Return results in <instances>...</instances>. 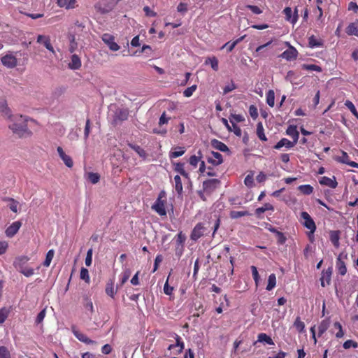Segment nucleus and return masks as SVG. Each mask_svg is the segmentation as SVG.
Masks as SVG:
<instances>
[{"instance_id": "obj_29", "label": "nucleus", "mask_w": 358, "mask_h": 358, "mask_svg": "<svg viewBox=\"0 0 358 358\" xmlns=\"http://www.w3.org/2000/svg\"><path fill=\"white\" fill-rule=\"evenodd\" d=\"M336 268L341 275H344L347 273L345 264L343 261L341 260L340 256L337 258L336 260Z\"/></svg>"}, {"instance_id": "obj_10", "label": "nucleus", "mask_w": 358, "mask_h": 358, "mask_svg": "<svg viewBox=\"0 0 358 358\" xmlns=\"http://www.w3.org/2000/svg\"><path fill=\"white\" fill-rule=\"evenodd\" d=\"M129 112L127 109L117 108L113 115V121L115 123L126 120L128 117Z\"/></svg>"}, {"instance_id": "obj_11", "label": "nucleus", "mask_w": 358, "mask_h": 358, "mask_svg": "<svg viewBox=\"0 0 358 358\" xmlns=\"http://www.w3.org/2000/svg\"><path fill=\"white\" fill-rule=\"evenodd\" d=\"M220 181L217 179H209L203 182L204 191L210 192L220 186Z\"/></svg>"}, {"instance_id": "obj_22", "label": "nucleus", "mask_w": 358, "mask_h": 358, "mask_svg": "<svg viewBox=\"0 0 358 358\" xmlns=\"http://www.w3.org/2000/svg\"><path fill=\"white\" fill-rule=\"evenodd\" d=\"M210 143H211L212 147L217 150H220L222 152L229 151V148L227 146V145L217 139H213L211 141Z\"/></svg>"}, {"instance_id": "obj_14", "label": "nucleus", "mask_w": 358, "mask_h": 358, "mask_svg": "<svg viewBox=\"0 0 358 358\" xmlns=\"http://www.w3.org/2000/svg\"><path fill=\"white\" fill-rule=\"evenodd\" d=\"M57 5L66 10L73 9L77 6L76 0H55Z\"/></svg>"}, {"instance_id": "obj_39", "label": "nucleus", "mask_w": 358, "mask_h": 358, "mask_svg": "<svg viewBox=\"0 0 358 358\" xmlns=\"http://www.w3.org/2000/svg\"><path fill=\"white\" fill-rule=\"evenodd\" d=\"M185 152V149L183 147H177L175 150L170 152L171 158H177L182 156Z\"/></svg>"}, {"instance_id": "obj_61", "label": "nucleus", "mask_w": 358, "mask_h": 358, "mask_svg": "<svg viewBox=\"0 0 358 358\" xmlns=\"http://www.w3.org/2000/svg\"><path fill=\"white\" fill-rule=\"evenodd\" d=\"M169 276L168 277L164 285V294H166V295H171L172 293H173V287H171V286H169Z\"/></svg>"}, {"instance_id": "obj_50", "label": "nucleus", "mask_w": 358, "mask_h": 358, "mask_svg": "<svg viewBox=\"0 0 358 358\" xmlns=\"http://www.w3.org/2000/svg\"><path fill=\"white\" fill-rule=\"evenodd\" d=\"M250 213L248 211H231L230 213V217L232 219H237L243 216H247L249 215Z\"/></svg>"}, {"instance_id": "obj_20", "label": "nucleus", "mask_w": 358, "mask_h": 358, "mask_svg": "<svg viewBox=\"0 0 358 358\" xmlns=\"http://www.w3.org/2000/svg\"><path fill=\"white\" fill-rule=\"evenodd\" d=\"M81 64L82 63L80 57L77 55L73 54L71 56V62L69 64V69L73 70L79 69L81 66Z\"/></svg>"}, {"instance_id": "obj_19", "label": "nucleus", "mask_w": 358, "mask_h": 358, "mask_svg": "<svg viewBox=\"0 0 358 358\" xmlns=\"http://www.w3.org/2000/svg\"><path fill=\"white\" fill-rule=\"evenodd\" d=\"M296 144V143L294 142L290 141L287 138H283L274 145V148L276 150H280L282 147H285L287 149H290L293 148Z\"/></svg>"}, {"instance_id": "obj_24", "label": "nucleus", "mask_w": 358, "mask_h": 358, "mask_svg": "<svg viewBox=\"0 0 358 358\" xmlns=\"http://www.w3.org/2000/svg\"><path fill=\"white\" fill-rule=\"evenodd\" d=\"M271 43H272V41H270L265 44L258 46L255 50L254 56L259 57H266L267 56V55L264 52H263L262 50H264L265 48L270 45L271 44Z\"/></svg>"}, {"instance_id": "obj_7", "label": "nucleus", "mask_w": 358, "mask_h": 358, "mask_svg": "<svg viewBox=\"0 0 358 358\" xmlns=\"http://www.w3.org/2000/svg\"><path fill=\"white\" fill-rule=\"evenodd\" d=\"M206 228L204 227L203 223H198L194 227L192 231L190 238L193 241H197L206 232Z\"/></svg>"}, {"instance_id": "obj_56", "label": "nucleus", "mask_w": 358, "mask_h": 358, "mask_svg": "<svg viewBox=\"0 0 358 358\" xmlns=\"http://www.w3.org/2000/svg\"><path fill=\"white\" fill-rule=\"evenodd\" d=\"M251 271H252V277H253V279H254V280L255 282L256 286H258L260 278H259V275L257 268L256 266H251Z\"/></svg>"}, {"instance_id": "obj_52", "label": "nucleus", "mask_w": 358, "mask_h": 358, "mask_svg": "<svg viewBox=\"0 0 358 358\" xmlns=\"http://www.w3.org/2000/svg\"><path fill=\"white\" fill-rule=\"evenodd\" d=\"M345 106L351 111V113L358 118V112L357 111V109L353 104V103L350 101H346L345 102Z\"/></svg>"}, {"instance_id": "obj_27", "label": "nucleus", "mask_w": 358, "mask_h": 358, "mask_svg": "<svg viewBox=\"0 0 358 358\" xmlns=\"http://www.w3.org/2000/svg\"><path fill=\"white\" fill-rule=\"evenodd\" d=\"M69 40V50L71 53L74 52L78 48V43L76 41V36L73 34H69L68 36Z\"/></svg>"}, {"instance_id": "obj_13", "label": "nucleus", "mask_w": 358, "mask_h": 358, "mask_svg": "<svg viewBox=\"0 0 358 358\" xmlns=\"http://www.w3.org/2000/svg\"><path fill=\"white\" fill-rule=\"evenodd\" d=\"M72 332L75 337L80 342H83L87 345L96 343L94 341L90 339L85 334L81 333L75 327L72 328Z\"/></svg>"}, {"instance_id": "obj_47", "label": "nucleus", "mask_w": 358, "mask_h": 358, "mask_svg": "<svg viewBox=\"0 0 358 358\" xmlns=\"http://www.w3.org/2000/svg\"><path fill=\"white\" fill-rule=\"evenodd\" d=\"M257 136H258V137L259 138L260 140H262L263 141H267V138L266 137V136L264 134V131L263 126H262V124L261 123H259L257 124Z\"/></svg>"}, {"instance_id": "obj_5", "label": "nucleus", "mask_w": 358, "mask_h": 358, "mask_svg": "<svg viewBox=\"0 0 358 358\" xmlns=\"http://www.w3.org/2000/svg\"><path fill=\"white\" fill-rule=\"evenodd\" d=\"M286 45L289 48L280 55V57L286 59L287 61H292L296 59L298 56V51L296 49L294 46L291 45L289 42H286Z\"/></svg>"}, {"instance_id": "obj_53", "label": "nucleus", "mask_w": 358, "mask_h": 358, "mask_svg": "<svg viewBox=\"0 0 358 358\" xmlns=\"http://www.w3.org/2000/svg\"><path fill=\"white\" fill-rule=\"evenodd\" d=\"M199 156H196V155H192L190 157L189 159V164L193 166V167H196L197 165H198V163L199 162L200 159H201V152L199 151Z\"/></svg>"}, {"instance_id": "obj_44", "label": "nucleus", "mask_w": 358, "mask_h": 358, "mask_svg": "<svg viewBox=\"0 0 358 358\" xmlns=\"http://www.w3.org/2000/svg\"><path fill=\"white\" fill-rule=\"evenodd\" d=\"M129 147L133 149L141 157L145 159L146 157V152L141 147L136 145L129 144Z\"/></svg>"}, {"instance_id": "obj_6", "label": "nucleus", "mask_w": 358, "mask_h": 358, "mask_svg": "<svg viewBox=\"0 0 358 358\" xmlns=\"http://www.w3.org/2000/svg\"><path fill=\"white\" fill-rule=\"evenodd\" d=\"M1 63L6 67L13 69L17 66V60L13 53H8L2 57Z\"/></svg>"}, {"instance_id": "obj_55", "label": "nucleus", "mask_w": 358, "mask_h": 358, "mask_svg": "<svg viewBox=\"0 0 358 358\" xmlns=\"http://www.w3.org/2000/svg\"><path fill=\"white\" fill-rule=\"evenodd\" d=\"M20 272L22 273L26 277H30V276L33 275L34 273V269L32 268L20 267Z\"/></svg>"}, {"instance_id": "obj_15", "label": "nucleus", "mask_w": 358, "mask_h": 358, "mask_svg": "<svg viewBox=\"0 0 358 358\" xmlns=\"http://www.w3.org/2000/svg\"><path fill=\"white\" fill-rule=\"evenodd\" d=\"M22 224L20 221H15L13 222L6 229V235L8 237L14 236L17 231H19Z\"/></svg>"}, {"instance_id": "obj_36", "label": "nucleus", "mask_w": 358, "mask_h": 358, "mask_svg": "<svg viewBox=\"0 0 358 358\" xmlns=\"http://www.w3.org/2000/svg\"><path fill=\"white\" fill-rule=\"evenodd\" d=\"M298 189L305 195H310L313 192V187L310 185H302L298 187Z\"/></svg>"}, {"instance_id": "obj_45", "label": "nucleus", "mask_w": 358, "mask_h": 358, "mask_svg": "<svg viewBox=\"0 0 358 358\" xmlns=\"http://www.w3.org/2000/svg\"><path fill=\"white\" fill-rule=\"evenodd\" d=\"M29 260V258L27 256H21L17 257L14 262V266L16 268H20L21 266Z\"/></svg>"}, {"instance_id": "obj_57", "label": "nucleus", "mask_w": 358, "mask_h": 358, "mask_svg": "<svg viewBox=\"0 0 358 358\" xmlns=\"http://www.w3.org/2000/svg\"><path fill=\"white\" fill-rule=\"evenodd\" d=\"M343 347L345 349H349L350 348H357L358 347V343L352 340H347L344 342Z\"/></svg>"}, {"instance_id": "obj_48", "label": "nucleus", "mask_w": 358, "mask_h": 358, "mask_svg": "<svg viewBox=\"0 0 358 358\" xmlns=\"http://www.w3.org/2000/svg\"><path fill=\"white\" fill-rule=\"evenodd\" d=\"M302 69L307 71H317V72H321L322 69L320 66L315 65V64H303L301 66Z\"/></svg>"}, {"instance_id": "obj_43", "label": "nucleus", "mask_w": 358, "mask_h": 358, "mask_svg": "<svg viewBox=\"0 0 358 358\" xmlns=\"http://www.w3.org/2000/svg\"><path fill=\"white\" fill-rule=\"evenodd\" d=\"M205 63L210 64L214 71L218 70V60L215 57H208Z\"/></svg>"}, {"instance_id": "obj_60", "label": "nucleus", "mask_w": 358, "mask_h": 358, "mask_svg": "<svg viewBox=\"0 0 358 358\" xmlns=\"http://www.w3.org/2000/svg\"><path fill=\"white\" fill-rule=\"evenodd\" d=\"M236 88V85H235V83L233 81H231L230 83H229L224 87L223 94H227L229 92L234 90Z\"/></svg>"}, {"instance_id": "obj_3", "label": "nucleus", "mask_w": 358, "mask_h": 358, "mask_svg": "<svg viewBox=\"0 0 358 358\" xmlns=\"http://www.w3.org/2000/svg\"><path fill=\"white\" fill-rule=\"evenodd\" d=\"M164 192H161L155 201L153 205L152 206V209L154 210L158 215L160 216L166 215V210L165 208V201L162 199V196H164Z\"/></svg>"}, {"instance_id": "obj_34", "label": "nucleus", "mask_w": 358, "mask_h": 358, "mask_svg": "<svg viewBox=\"0 0 358 358\" xmlns=\"http://www.w3.org/2000/svg\"><path fill=\"white\" fill-rule=\"evenodd\" d=\"M257 341L260 343H266V344L271 345H274V343L271 338L264 333H261L258 335Z\"/></svg>"}, {"instance_id": "obj_54", "label": "nucleus", "mask_w": 358, "mask_h": 358, "mask_svg": "<svg viewBox=\"0 0 358 358\" xmlns=\"http://www.w3.org/2000/svg\"><path fill=\"white\" fill-rule=\"evenodd\" d=\"M196 89H197V86L196 85H193L191 87H187L183 92L184 96L190 97L193 94V93L196 91Z\"/></svg>"}, {"instance_id": "obj_49", "label": "nucleus", "mask_w": 358, "mask_h": 358, "mask_svg": "<svg viewBox=\"0 0 358 358\" xmlns=\"http://www.w3.org/2000/svg\"><path fill=\"white\" fill-rule=\"evenodd\" d=\"M5 200L9 201L10 202V204L9 205V208L10 210H12L13 213H17L19 205L18 201L12 198H7Z\"/></svg>"}, {"instance_id": "obj_28", "label": "nucleus", "mask_w": 358, "mask_h": 358, "mask_svg": "<svg viewBox=\"0 0 358 358\" xmlns=\"http://www.w3.org/2000/svg\"><path fill=\"white\" fill-rule=\"evenodd\" d=\"M346 33L350 36H358V22L350 23L346 28Z\"/></svg>"}, {"instance_id": "obj_17", "label": "nucleus", "mask_w": 358, "mask_h": 358, "mask_svg": "<svg viewBox=\"0 0 358 358\" xmlns=\"http://www.w3.org/2000/svg\"><path fill=\"white\" fill-rule=\"evenodd\" d=\"M208 162L214 165L217 166L222 163V155L217 152H212L210 156L208 157Z\"/></svg>"}, {"instance_id": "obj_18", "label": "nucleus", "mask_w": 358, "mask_h": 358, "mask_svg": "<svg viewBox=\"0 0 358 358\" xmlns=\"http://www.w3.org/2000/svg\"><path fill=\"white\" fill-rule=\"evenodd\" d=\"M332 273V268H329L327 270H324L322 272V276L320 278L321 285L324 287L329 285L331 281V277Z\"/></svg>"}, {"instance_id": "obj_9", "label": "nucleus", "mask_w": 358, "mask_h": 358, "mask_svg": "<svg viewBox=\"0 0 358 358\" xmlns=\"http://www.w3.org/2000/svg\"><path fill=\"white\" fill-rule=\"evenodd\" d=\"M38 43L43 44L50 52L52 54H55L53 46L50 43V38L46 35H38L36 40Z\"/></svg>"}, {"instance_id": "obj_21", "label": "nucleus", "mask_w": 358, "mask_h": 358, "mask_svg": "<svg viewBox=\"0 0 358 358\" xmlns=\"http://www.w3.org/2000/svg\"><path fill=\"white\" fill-rule=\"evenodd\" d=\"M286 134L293 139V142H294L295 143H297L299 134L296 129V126H294V125L289 126L286 130Z\"/></svg>"}, {"instance_id": "obj_31", "label": "nucleus", "mask_w": 358, "mask_h": 358, "mask_svg": "<svg viewBox=\"0 0 358 358\" xmlns=\"http://www.w3.org/2000/svg\"><path fill=\"white\" fill-rule=\"evenodd\" d=\"M0 113H1L4 116L7 117L8 119H10L12 117L10 110L6 101L0 102Z\"/></svg>"}, {"instance_id": "obj_41", "label": "nucleus", "mask_w": 358, "mask_h": 358, "mask_svg": "<svg viewBox=\"0 0 358 358\" xmlns=\"http://www.w3.org/2000/svg\"><path fill=\"white\" fill-rule=\"evenodd\" d=\"M330 240L336 248L339 246V234L337 231H332L330 233Z\"/></svg>"}, {"instance_id": "obj_2", "label": "nucleus", "mask_w": 358, "mask_h": 358, "mask_svg": "<svg viewBox=\"0 0 358 358\" xmlns=\"http://www.w3.org/2000/svg\"><path fill=\"white\" fill-rule=\"evenodd\" d=\"M301 217L303 220V226L310 230L308 234V237L311 238V236H313L314 232L316 230V225L314 220L312 219L310 215L307 212H302L301 213Z\"/></svg>"}, {"instance_id": "obj_42", "label": "nucleus", "mask_w": 358, "mask_h": 358, "mask_svg": "<svg viewBox=\"0 0 358 358\" xmlns=\"http://www.w3.org/2000/svg\"><path fill=\"white\" fill-rule=\"evenodd\" d=\"M55 251L54 250L51 249L50 250L45 256V261L43 262V266L45 267H48L50 265V263L54 257Z\"/></svg>"}, {"instance_id": "obj_4", "label": "nucleus", "mask_w": 358, "mask_h": 358, "mask_svg": "<svg viewBox=\"0 0 358 358\" xmlns=\"http://www.w3.org/2000/svg\"><path fill=\"white\" fill-rule=\"evenodd\" d=\"M101 39L112 51H117L120 48L115 41V37L110 34H103L101 36Z\"/></svg>"}, {"instance_id": "obj_40", "label": "nucleus", "mask_w": 358, "mask_h": 358, "mask_svg": "<svg viewBox=\"0 0 358 358\" xmlns=\"http://www.w3.org/2000/svg\"><path fill=\"white\" fill-rule=\"evenodd\" d=\"M294 327L299 332L302 333L305 330V324L301 320L299 317H297L294 322Z\"/></svg>"}, {"instance_id": "obj_26", "label": "nucleus", "mask_w": 358, "mask_h": 358, "mask_svg": "<svg viewBox=\"0 0 358 358\" xmlns=\"http://www.w3.org/2000/svg\"><path fill=\"white\" fill-rule=\"evenodd\" d=\"M274 208L272 204L269 203H264L262 207L257 208L255 210V215L259 217L262 213L267 210H273Z\"/></svg>"}, {"instance_id": "obj_16", "label": "nucleus", "mask_w": 358, "mask_h": 358, "mask_svg": "<svg viewBox=\"0 0 358 358\" xmlns=\"http://www.w3.org/2000/svg\"><path fill=\"white\" fill-rule=\"evenodd\" d=\"M320 183L322 185L327 186L333 189L336 188L338 185V182L334 176L332 178L323 176L320 179Z\"/></svg>"}, {"instance_id": "obj_35", "label": "nucleus", "mask_w": 358, "mask_h": 358, "mask_svg": "<svg viewBox=\"0 0 358 358\" xmlns=\"http://www.w3.org/2000/svg\"><path fill=\"white\" fill-rule=\"evenodd\" d=\"M106 293L113 299L115 297L117 293V289H115L113 282L107 283Z\"/></svg>"}, {"instance_id": "obj_62", "label": "nucleus", "mask_w": 358, "mask_h": 358, "mask_svg": "<svg viewBox=\"0 0 358 358\" xmlns=\"http://www.w3.org/2000/svg\"><path fill=\"white\" fill-rule=\"evenodd\" d=\"M187 4L185 3H180L177 6V11L182 15H185L187 11Z\"/></svg>"}, {"instance_id": "obj_63", "label": "nucleus", "mask_w": 358, "mask_h": 358, "mask_svg": "<svg viewBox=\"0 0 358 358\" xmlns=\"http://www.w3.org/2000/svg\"><path fill=\"white\" fill-rule=\"evenodd\" d=\"M0 358H10V352L4 346L0 347Z\"/></svg>"}, {"instance_id": "obj_59", "label": "nucleus", "mask_w": 358, "mask_h": 358, "mask_svg": "<svg viewBox=\"0 0 358 358\" xmlns=\"http://www.w3.org/2000/svg\"><path fill=\"white\" fill-rule=\"evenodd\" d=\"M92 254L93 250L92 248L89 249L87 252L86 257H85V265L87 266H90L92 262Z\"/></svg>"}, {"instance_id": "obj_23", "label": "nucleus", "mask_w": 358, "mask_h": 358, "mask_svg": "<svg viewBox=\"0 0 358 358\" xmlns=\"http://www.w3.org/2000/svg\"><path fill=\"white\" fill-rule=\"evenodd\" d=\"M330 324L329 318L323 320L318 326V336H321L329 328Z\"/></svg>"}, {"instance_id": "obj_25", "label": "nucleus", "mask_w": 358, "mask_h": 358, "mask_svg": "<svg viewBox=\"0 0 358 358\" xmlns=\"http://www.w3.org/2000/svg\"><path fill=\"white\" fill-rule=\"evenodd\" d=\"M323 45L322 40L312 35L308 38V45L311 48H320Z\"/></svg>"}, {"instance_id": "obj_33", "label": "nucleus", "mask_w": 358, "mask_h": 358, "mask_svg": "<svg viewBox=\"0 0 358 358\" xmlns=\"http://www.w3.org/2000/svg\"><path fill=\"white\" fill-rule=\"evenodd\" d=\"M174 188H175L176 192L178 194H181V193L182 192L183 187H182L181 178L178 175H176L174 177Z\"/></svg>"}, {"instance_id": "obj_46", "label": "nucleus", "mask_w": 358, "mask_h": 358, "mask_svg": "<svg viewBox=\"0 0 358 358\" xmlns=\"http://www.w3.org/2000/svg\"><path fill=\"white\" fill-rule=\"evenodd\" d=\"M131 275V271L129 268H125L121 275L120 285H123L129 278Z\"/></svg>"}, {"instance_id": "obj_1", "label": "nucleus", "mask_w": 358, "mask_h": 358, "mask_svg": "<svg viewBox=\"0 0 358 358\" xmlns=\"http://www.w3.org/2000/svg\"><path fill=\"white\" fill-rule=\"evenodd\" d=\"M29 120H32L27 116H22L20 115H15L12 120L13 122L10 124L8 127L14 134H17L20 137L30 135L31 132L27 127V122Z\"/></svg>"}, {"instance_id": "obj_38", "label": "nucleus", "mask_w": 358, "mask_h": 358, "mask_svg": "<svg viewBox=\"0 0 358 358\" xmlns=\"http://www.w3.org/2000/svg\"><path fill=\"white\" fill-rule=\"evenodd\" d=\"M266 103L271 106L273 107L275 104V93L274 91L270 90L266 93Z\"/></svg>"}, {"instance_id": "obj_51", "label": "nucleus", "mask_w": 358, "mask_h": 358, "mask_svg": "<svg viewBox=\"0 0 358 358\" xmlns=\"http://www.w3.org/2000/svg\"><path fill=\"white\" fill-rule=\"evenodd\" d=\"M80 277L82 280H85L86 282L89 283L90 281V275H89V271L87 268H82L80 269Z\"/></svg>"}, {"instance_id": "obj_30", "label": "nucleus", "mask_w": 358, "mask_h": 358, "mask_svg": "<svg viewBox=\"0 0 358 358\" xmlns=\"http://www.w3.org/2000/svg\"><path fill=\"white\" fill-rule=\"evenodd\" d=\"M85 178L92 184H96L100 180V176L97 173L88 172L85 174Z\"/></svg>"}, {"instance_id": "obj_8", "label": "nucleus", "mask_w": 358, "mask_h": 358, "mask_svg": "<svg viewBox=\"0 0 358 358\" xmlns=\"http://www.w3.org/2000/svg\"><path fill=\"white\" fill-rule=\"evenodd\" d=\"M283 13L285 15V20L289 22L293 25L296 23L298 20V13L296 8H295L294 11L293 12L290 7H286L283 10Z\"/></svg>"}, {"instance_id": "obj_64", "label": "nucleus", "mask_w": 358, "mask_h": 358, "mask_svg": "<svg viewBox=\"0 0 358 358\" xmlns=\"http://www.w3.org/2000/svg\"><path fill=\"white\" fill-rule=\"evenodd\" d=\"M249 113L253 119H256L258 117L257 108L255 106L251 105L249 107Z\"/></svg>"}, {"instance_id": "obj_12", "label": "nucleus", "mask_w": 358, "mask_h": 358, "mask_svg": "<svg viewBox=\"0 0 358 358\" xmlns=\"http://www.w3.org/2000/svg\"><path fill=\"white\" fill-rule=\"evenodd\" d=\"M57 153L61 158V159L63 161L64 164L69 167L71 168L73 166V162L71 159V157L69 155H67L63 148L60 146L57 147Z\"/></svg>"}, {"instance_id": "obj_37", "label": "nucleus", "mask_w": 358, "mask_h": 358, "mask_svg": "<svg viewBox=\"0 0 358 358\" xmlns=\"http://www.w3.org/2000/svg\"><path fill=\"white\" fill-rule=\"evenodd\" d=\"M275 285H276V277L274 273H272L268 276L266 289L268 291L272 290L275 287Z\"/></svg>"}, {"instance_id": "obj_58", "label": "nucleus", "mask_w": 358, "mask_h": 358, "mask_svg": "<svg viewBox=\"0 0 358 358\" xmlns=\"http://www.w3.org/2000/svg\"><path fill=\"white\" fill-rule=\"evenodd\" d=\"M337 161L341 163L348 164L350 161V157L347 152L342 151V155L337 158Z\"/></svg>"}, {"instance_id": "obj_32", "label": "nucleus", "mask_w": 358, "mask_h": 358, "mask_svg": "<svg viewBox=\"0 0 358 358\" xmlns=\"http://www.w3.org/2000/svg\"><path fill=\"white\" fill-rule=\"evenodd\" d=\"M174 171L177 173H180L181 176L188 178V173L185 170V164L184 163H176L174 164Z\"/></svg>"}]
</instances>
